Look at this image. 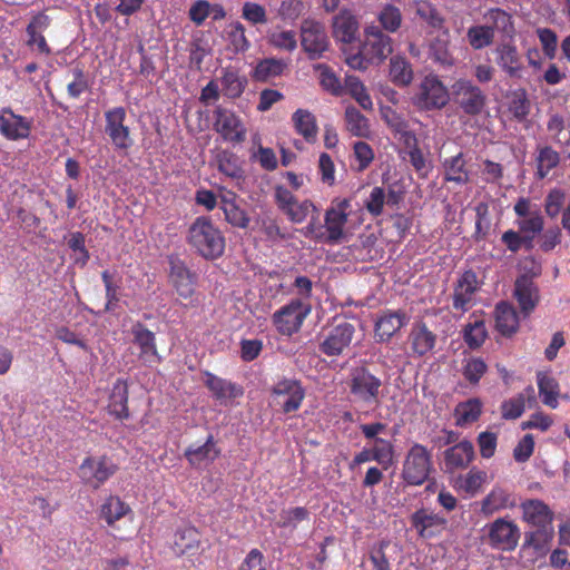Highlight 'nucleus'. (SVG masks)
I'll use <instances>...</instances> for the list:
<instances>
[{
  "instance_id": "53",
  "label": "nucleus",
  "mask_w": 570,
  "mask_h": 570,
  "mask_svg": "<svg viewBox=\"0 0 570 570\" xmlns=\"http://www.w3.org/2000/svg\"><path fill=\"white\" fill-rule=\"evenodd\" d=\"M218 170L233 179H239L243 177V169L239 166L238 157L230 151L223 150L217 156Z\"/></svg>"
},
{
  "instance_id": "18",
  "label": "nucleus",
  "mask_w": 570,
  "mask_h": 570,
  "mask_svg": "<svg viewBox=\"0 0 570 570\" xmlns=\"http://www.w3.org/2000/svg\"><path fill=\"white\" fill-rule=\"evenodd\" d=\"M32 120L16 114L10 107L0 110V135L8 140L17 141L30 136Z\"/></svg>"
},
{
  "instance_id": "41",
  "label": "nucleus",
  "mask_w": 570,
  "mask_h": 570,
  "mask_svg": "<svg viewBox=\"0 0 570 570\" xmlns=\"http://www.w3.org/2000/svg\"><path fill=\"white\" fill-rule=\"evenodd\" d=\"M553 537V525H548L544 528H534V530L527 531L524 533L523 546L532 548L539 554H543L549 550Z\"/></svg>"
},
{
  "instance_id": "45",
  "label": "nucleus",
  "mask_w": 570,
  "mask_h": 570,
  "mask_svg": "<svg viewBox=\"0 0 570 570\" xmlns=\"http://www.w3.org/2000/svg\"><path fill=\"white\" fill-rule=\"evenodd\" d=\"M482 413V402L474 397L465 402H461L454 410L455 424L464 426L479 420Z\"/></svg>"
},
{
  "instance_id": "33",
  "label": "nucleus",
  "mask_w": 570,
  "mask_h": 570,
  "mask_svg": "<svg viewBox=\"0 0 570 570\" xmlns=\"http://www.w3.org/2000/svg\"><path fill=\"white\" fill-rule=\"evenodd\" d=\"M443 179L456 185H465L470 181V171L466 167V160L462 153L455 156L444 158L442 161Z\"/></svg>"
},
{
  "instance_id": "63",
  "label": "nucleus",
  "mask_w": 570,
  "mask_h": 570,
  "mask_svg": "<svg viewBox=\"0 0 570 570\" xmlns=\"http://www.w3.org/2000/svg\"><path fill=\"white\" fill-rule=\"evenodd\" d=\"M566 203V193L560 188L551 189L544 198V212L550 218H556Z\"/></svg>"
},
{
  "instance_id": "15",
  "label": "nucleus",
  "mask_w": 570,
  "mask_h": 570,
  "mask_svg": "<svg viewBox=\"0 0 570 570\" xmlns=\"http://www.w3.org/2000/svg\"><path fill=\"white\" fill-rule=\"evenodd\" d=\"M274 197L278 208L291 222L296 224L304 222L308 214L315 209L311 200L305 199L299 202L292 191L284 186H276Z\"/></svg>"
},
{
  "instance_id": "13",
  "label": "nucleus",
  "mask_w": 570,
  "mask_h": 570,
  "mask_svg": "<svg viewBox=\"0 0 570 570\" xmlns=\"http://www.w3.org/2000/svg\"><path fill=\"white\" fill-rule=\"evenodd\" d=\"M301 45L311 60L321 58L330 47L324 24L311 19L304 20L301 26Z\"/></svg>"
},
{
  "instance_id": "42",
  "label": "nucleus",
  "mask_w": 570,
  "mask_h": 570,
  "mask_svg": "<svg viewBox=\"0 0 570 570\" xmlns=\"http://www.w3.org/2000/svg\"><path fill=\"white\" fill-rule=\"evenodd\" d=\"M413 68L411 62L400 56H393L390 60V78L391 81L399 87H406L413 80Z\"/></svg>"
},
{
  "instance_id": "57",
  "label": "nucleus",
  "mask_w": 570,
  "mask_h": 570,
  "mask_svg": "<svg viewBox=\"0 0 570 570\" xmlns=\"http://www.w3.org/2000/svg\"><path fill=\"white\" fill-rule=\"evenodd\" d=\"M501 242L507 246L511 253H518L522 247L531 250L534 245L531 244V238L522 235L519 230L508 229L501 236Z\"/></svg>"
},
{
  "instance_id": "36",
  "label": "nucleus",
  "mask_w": 570,
  "mask_h": 570,
  "mask_svg": "<svg viewBox=\"0 0 570 570\" xmlns=\"http://www.w3.org/2000/svg\"><path fill=\"white\" fill-rule=\"evenodd\" d=\"M287 63L283 59L264 58L257 61L250 76L257 82H267L283 75Z\"/></svg>"
},
{
  "instance_id": "10",
  "label": "nucleus",
  "mask_w": 570,
  "mask_h": 570,
  "mask_svg": "<svg viewBox=\"0 0 570 570\" xmlns=\"http://www.w3.org/2000/svg\"><path fill=\"white\" fill-rule=\"evenodd\" d=\"M214 130L230 144H240L246 139V127L232 109L217 105L213 111Z\"/></svg>"
},
{
  "instance_id": "49",
  "label": "nucleus",
  "mask_w": 570,
  "mask_h": 570,
  "mask_svg": "<svg viewBox=\"0 0 570 570\" xmlns=\"http://www.w3.org/2000/svg\"><path fill=\"white\" fill-rule=\"evenodd\" d=\"M376 17L380 22L379 27L384 32L394 33L402 26L403 16L401 13V10L394 4L386 3L382 6Z\"/></svg>"
},
{
  "instance_id": "1",
  "label": "nucleus",
  "mask_w": 570,
  "mask_h": 570,
  "mask_svg": "<svg viewBox=\"0 0 570 570\" xmlns=\"http://www.w3.org/2000/svg\"><path fill=\"white\" fill-rule=\"evenodd\" d=\"M393 51L392 38L379 26L364 29V39L355 53L346 56L347 66L355 70H366L370 65H381Z\"/></svg>"
},
{
  "instance_id": "14",
  "label": "nucleus",
  "mask_w": 570,
  "mask_h": 570,
  "mask_svg": "<svg viewBox=\"0 0 570 570\" xmlns=\"http://www.w3.org/2000/svg\"><path fill=\"white\" fill-rule=\"evenodd\" d=\"M352 212L351 199L335 198L326 209L324 216L325 228L327 232V242L337 243L344 235V226L347 223L348 215Z\"/></svg>"
},
{
  "instance_id": "51",
  "label": "nucleus",
  "mask_w": 570,
  "mask_h": 570,
  "mask_svg": "<svg viewBox=\"0 0 570 570\" xmlns=\"http://www.w3.org/2000/svg\"><path fill=\"white\" fill-rule=\"evenodd\" d=\"M371 450L374 461L382 465L384 470L389 469L393 463L394 445L392 441L386 439L375 440L371 442Z\"/></svg>"
},
{
  "instance_id": "62",
  "label": "nucleus",
  "mask_w": 570,
  "mask_h": 570,
  "mask_svg": "<svg viewBox=\"0 0 570 570\" xmlns=\"http://www.w3.org/2000/svg\"><path fill=\"white\" fill-rule=\"evenodd\" d=\"M309 512L304 507H296L287 510H282L279 513L278 527L295 529L298 522L307 520Z\"/></svg>"
},
{
  "instance_id": "47",
  "label": "nucleus",
  "mask_w": 570,
  "mask_h": 570,
  "mask_svg": "<svg viewBox=\"0 0 570 570\" xmlns=\"http://www.w3.org/2000/svg\"><path fill=\"white\" fill-rule=\"evenodd\" d=\"M537 384L542 403L551 409L558 406L559 385L557 381L544 373H538Z\"/></svg>"
},
{
  "instance_id": "59",
  "label": "nucleus",
  "mask_w": 570,
  "mask_h": 570,
  "mask_svg": "<svg viewBox=\"0 0 570 570\" xmlns=\"http://www.w3.org/2000/svg\"><path fill=\"white\" fill-rule=\"evenodd\" d=\"M487 370L488 365L482 358L471 357L465 361L462 374L470 384L475 385L480 382Z\"/></svg>"
},
{
  "instance_id": "5",
  "label": "nucleus",
  "mask_w": 570,
  "mask_h": 570,
  "mask_svg": "<svg viewBox=\"0 0 570 570\" xmlns=\"http://www.w3.org/2000/svg\"><path fill=\"white\" fill-rule=\"evenodd\" d=\"M450 100V92L441 79L434 75H426L417 85L412 97L413 105L425 111L439 110Z\"/></svg>"
},
{
  "instance_id": "32",
  "label": "nucleus",
  "mask_w": 570,
  "mask_h": 570,
  "mask_svg": "<svg viewBox=\"0 0 570 570\" xmlns=\"http://www.w3.org/2000/svg\"><path fill=\"white\" fill-rule=\"evenodd\" d=\"M128 394L126 381L118 379L112 385L108 402V413L117 420H127L130 416Z\"/></svg>"
},
{
  "instance_id": "21",
  "label": "nucleus",
  "mask_w": 570,
  "mask_h": 570,
  "mask_svg": "<svg viewBox=\"0 0 570 570\" xmlns=\"http://www.w3.org/2000/svg\"><path fill=\"white\" fill-rule=\"evenodd\" d=\"M410 322L409 315L401 309H386L375 322V337L379 343L389 342L402 327Z\"/></svg>"
},
{
  "instance_id": "54",
  "label": "nucleus",
  "mask_w": 570,
  "mask_h": 570,
  "mask_svg": "<svg viewBox=\"0 0 570 570\" xmlns=\"http://www.w3.org/2000/svg\"><path fill=\"white\" fill-rule=\"evenodd\" d=\"M466 37L470 46L475 50L490 46L494 39L492 30L485 23L470 27Z\"/></svg>"
},
{
  "instance_id": "37",
  "label": "nucleus",
  "mask_w": 570,
  "mask_h": 570,
  "mask_svg": "<svg viewBox=\"0 0 570 570\" xmlns=\"http://www.w3.org/2000/svg\"><path fill=\"white\" fill-rule=\"evenodd\" d=\"M293 126L298 135L307 142H314L317 139L318 127L315 116L307 109H297L292 115Z\"/></svg>"
},
{
  "instance_id": "11",
  "label": "nucleus",
  "mask_w": 570,
  "mask_h": 570,
  "mask_svg": "<svg viewBox=\"0 0 570 570\" xmlns=\"http://www.w3.org/2000/svg\"><path fill=\"white\" fill-rule=\"evenodd\" d=\"M513 210L520 218L515 222L519 232L531 238V244L534 245V239L544 229V219L537 205H533L527 197H520Z\"/></svg>"
},
{
  "instance_id": "23",
  "label": "nucleus",
  "mask_w": 570,
  "mask_h": 570,
  "mask_svg": "<svg viewBox=\"0 0 570 570\" xmlns=\"http://www.w3.org/2000/svg\"><path fill=\"white\" fill-rule=\"evenodd\" d=\"M412 527L416 530L419 537L432 539L441 533L446 524V519L426 509H419L411 515Z\"/></svg>"
},
{
  "instance_id": "40",
  "label": "nucleus",
  "mask_w": 570,
  "mask_h": 570,
  "mask_svg": "<svg viewBox=\"0 0 570 570\" xmlns=\"http://www.w3.org/2000/svg\"><path fill=\"white\" fill-rule=\"evenodd\" d=\"M560 160V154L551 146H538L535 155V176L539 179L546 178L552 169L559 166Z\"/></svg>"
},
{
  "instance_id": "12",
  "label": "nucleus",
  "mask_w": 570,
  "mask_h": 570,
  "mask_svg": "<svg viewBox=\"0 0 570 570\" xmlns=\"http://www.w3.org/2000/svg\"><path fill=\"white\" fill-rule=\"evenodd\" d=\"M487 541L493 549L512 551L517 548L520 539L518 525L508 519L499 518L485 525Z\"/></svg>"
},
{
  "instance_id": "19",
  "label": "nucleus",
  "mask_w": 570,
  "mask_h": 570,
  "mask_svg": "<svg viewBox=\"0 0 570 570\" xmlns=\"http://www.w3.org/2000/svg\"><path fill=\"white\" fill-rule=\"evenodd\" d=\"M480 284L476 273L468 269L456 281L453 288V307L462 313L469 311L473 305V297L479 291Z\"/></svg>"
},
{
  "instance_id": "8",
  "label": "nucleus",
  "mask_w": 570,
  "mask_h": 570,
  "mask_svg": "<svg viewBox=\"0 0 570 570\" xmlns=\"http://www.w3.org/2000/svg\"><path fill=\"white\" fill-rule=\"evenodd\" d=\"M309 313L311 306L295 298L275 311L272 322L281 335L292 336L301 330Z\"/></svg>"
},
{
  "instance_id": "64",
  "label": "nucleus",
  "mask_w": 570,
  "mask_h": 570,
  "mask_svg": "<svg viewBox=\"0 0 570 570\" xmlns=\"http://www.w3.org/2000/svg\"><path fill=\"white\" fill-rule=\"evenodd\" d=\"M353 154L356 161L355 170L364 171L374 159L372 147L365 141H356L353 146Z\"/></svg>"
},
{
  "instance_id": "29",
  "label": "nucleus",
  "mask_w": 570,
  "mask_h": 570,
  "mask_svg": "<svg viewBox=\"0 0 570 570\" xmlns=\"http://www.w3.org/2000/svg\"><path fill=\"white\" fill-rule=\"evenodd\" d=\"M495 61L510 78H521L523 63L518 49L512 43H501L495 48Z\"/></svg>"
},
{
  "instance_id": "39",
  "label": "nucleus",
  "mask_w": 570,
  "mask_h": 570,
  "mask_svg": "<svg viewBox=\"0 0 570 570\" xmlns=\"http://www.w3.org/2000/svg\"><path fill=\"white\" fill-rule=\"evenodd\" d=\"M485 24L490 27L492 33L501 32L507 37H511L514 32L512 17L501 8H491L484 14Z\"/></svg>"
},
{
  "instance_id": "30",
  "label": "nucleus",
  "mask_w": 570,
  "mask_h": 570,
  "mask_svg": "<svg viewBox=\"0 0 570 570\" xmlns=\"http://www.w3.org/2000/svg\"><path fill=\"white\" fill-rule=\"evenodd\" d=\"M223 95L228 99H237L245 91L248 79L234 66L222 68L219 77Z\"/></svg>"
},
{
  "instance_id": "16",
  "label": "nucleus",
  "mask_w": 570,
  "mask_h": 570,
  "mask_svg": "<svg viewBox=\"0 0 570 570\" xmlns=\"http://www.w3.org/2000/svg\"><path fill=\"white\" fill-rule=\"evenodd\" d=\"M116 470L117 466L106 456L86 458L79 468L82 481L94 489L102 485Z\"/></svg>"
},
{
  "instance_id": "34",
  "label": "nucleus",
  "mask_w": 570,
  "mask_h": 570,
  "mask_svg": "<svg viewBox=\"0 0 570 570\" xmlns=\"http://www.w3.org/2000/svg\"><path fill=\"white\" fill-rule=\"evenodd\" d=\"M411 348L417 356H424L431 352L436 343V336L423 322L415 323L409 336Z\"/></svg>"
},
{
  "instance_id": "43",
  "label": "nucleus",
  "mask_w": 570,
  "mask_h": 570,
  "mask_svg": "<svg viewBox=\"0 0 570 570\" xmlns=\"http://www.w3.org/2000/svg\"><path fill=\"white\" fill-rule=\"evenodd\" d=\"M495 326L503 335H511L518 328V316L513 307L505 303L500 302L494 309Z\"/></svg>"
},
{
  "instance_id": "2",
  "label": "nucleus",
  "mask_w": 570,
  "mask_h": 570,
  "mask_svg": "<svg viewBox=\"0 0 570 570\" xmlns=\"http://www.w3.org/2000/svg\"><path fill=\"white\" fill-rule=\"evenodd\" d=\"M187 243L197 255L215 261L225 252V237L220 229L207 216H198L190 224Z\"/></svg>"
},
{
  "instance_id": "38",
  "label": "nucleus",
  "mask_w": 570,
  "mask_h": 570,
  "mask_svg": "<svg viewBox=\"0 0 570 570\" xmlns=\"http://www.w3.org/2000/svg\"><path fill=\"white\" fill-rule=\"evenodd\" d=\"M200 542V534L195 527L178 528L174 534V551L176 554L194 552Z\"/></svg>"
},
{
  "instance_id": "52",
  "label": "nucleus",
  "mask_w": 570,
  "mask_h": 570,
  "mask_svg": "<svg viewBox=\"0 0 570 570\" xmlns=\"http://www.w3.org/2000/svg\"><path fill=\"white\" fill-rule=\"evenodd\" d=\"M116 274L106 269L101 273V279L106 289L105 312H111L119 303L120 279H115Z\"/></svg>"
},
{
  "instance_id": "25",
  "label": "nucleus",
  "mask_w": 570,
  "mask_h": 570,
  "mask_svg": "<svg viewBox=\"0 0 570 570\" xmlns=\"http://www.w3.org/2000/svg\"><path fill=\"white\" fill-rule=\"evenodd\" d=\"M205 385L213 397L224 406H227L234 399L242 396L244 393L242 386L210 372L205 373Z\"/></svg>"
},
{
  "instance_id": "35",
  "label": "nucleus",
  "mask_w": 570,
  "mask_h": 570,
  "mask_svg": "<svg viewBox=\"0 0 570 570\" xmlns=\"http://www.w3.org/2000/svg\"><path fill=\"white\" fill-rule=\"evenodd\" d=\"M225 40L234 55H240L247 52L252 43L246 36L245 26L240 21H232L225 27Z\"/></svg>"
},
{
  "instance_id": "46",
  "label": "nucleus",
  "mask_w": 570,
  "mask_h": 570,
  "mask_svg": "<svg viewBox=\"0 0 570 570\" xmlns=\"http://www.w3.org/2000/svg\"><path fill=\"white\" fill-rule=\"evenodd\" d=\"M428 57L440 67L448 68L453 66L454 58L450 53L448 38H434L429 45Z\"/></svg>"
},
{
  "instance_id": "17",
  "label": "nucleus",
  "mask_w": 570,
  "mask_h": 570,
  "mask_svg": "<svg viewBox=\"0 0 570 570\" xmlns=\"http://www.w3.org/2000/svg\"><path fill=\"white\" fill-rule=\"evenodd\" d=\"M355 327L348 322L336 324L320 344V351L326 356H340L351 345Z\"/></svg>"
},
{
  "instance_id": "4",
  "label": "nucleus",
  "mask_w": 570,
  "mask_h": 570,
  "mask_svg": "<svg viewBox=\"0 0 570 570\" xmlns=\"http://www.w3.org/2000/svg\"><path fill=\"white\" fill-rule=\"evenodd\" d=\"M348 389L353 397L366 405L379 404L382 380L366 366H356L350 371Z\"/></svg>"
},
{
  "instance_id": "50",
  "label": "nucleus",
  "mask_w": 570,
  "mask_h": 570,
  "mask_svg": "<svg viewBox=\"0 0 570 570\" xmlns=\"http://www.w3.org/2000/svg\"><path fill=\"white\" fill-rule=\"evenodd\" d=\"M345 90L357 101V104L363 109L371 110L373 108L372 99L366 92L364 85L357 77L351 75L345 77L344 91Z\"/></svg>"
},
{
  "instance_id": "3",
  "label": "nucleus",
  "mask_w": 570,
  "mask_h": 570,
  "mask_svg": "<svg viewBox=\"0 0 570 570\" xmlns=\"http://www.w3.org/2000/svg\"><path fill=\"white\" fill-rule=\"evenodd\" d=\"M432 471V453L423 444L414 443L405 455L402 480L407 485L419 487L429 480Z\"/></svg>"
},
{
  "instance_id": "61",
  "label": "nucleus",
  "mask_w": 570,
  "mask_h": 570,
  "mask_svg": "<svg viewBox=\"0 0 570 570\" xmlns=\"http://www.w3.org/2000/svg\"><path fill=\"white\" fill-rule=\"evenodd\" d=\"M485 478L487 473L484 471L471 469L464 476L458 480V484L466 493L474 494L481 489Z\"/></svg>"
},
{
  "instance_id": "9",
  "label": "nucleus",
  "mask_w": 570,
  "mask_h": 570,
  "mask_svg": "<svg viewBox=\"0 0 570 570\" xmlns=\"http://www.w3.org/2000/svg\"><path fill=\"white\" fill-rule=\"evenodd\" d=\"M126 118V109L121 106L110 108L105 112V132L115 150L118 151H127L135 145L130 128L125 125Z\"/></svg>"
},
{
  "instance_id": "55",
  "label": "nucleus",
  "mask_w": 570,
  "mask_h": 570,
  "mask_svg": "<svg viewBox=\"0 0 570 570\" xmlns=\"http://www.w3.org/2000/svg\"><path fill=\"white\" fill-rule=\"evenodd\" d=\"M347 129L353 136L362 137L368 132V121L358 109L350 106L345 109Z\"/></svg>"
},
{
  "instance_id": "6",
  "label": "nucleus",
  "mask_w": 570,
  "mask_h": 570,
  "mask_svg": "<svg viewBox=\"0 0 570 570\" xmlns=\"http://www.w3.org/2000/svg\"><path fill=\"white\" fill-rule=\"evenodd\" d=\"M458 108L469 117L480 116L487 106V95L472 80L460 78L451 87Z\"/></svg>"
},
{
  "instance_id": "58",
  "label": "nucleus",
  "mask_w": 570,
  "mask_h": 570,
  "mask_svg": "<svg viewBox=\"0 0 570 570\" xmlns=\"http://www.w3.org/2000/svg\"><path fill=\"white\" fill-rule=\"evenodd\" d=\"M487 337V331L482 321H475L465 325L463 338L470 348L481 346Z\"/></svg>"
},
{
  "instance_id": "60",
  "label": "nucleus",
  "mask_w": 570,
  "mask_h": 570,
  "mask_svg": "<svg viewBox=\"0 0 570 570\" xmlns=\"http://www.w3.org/2000/svg\"><path fill=\"white\" fill-rule=\"evenodd\" d=\"M242 18L253 26L268 22L266 9L256 2L247 1L242 7Z\"/></svg>"
},
{
  "instance_id": "26",
  "label": "nucleus",
  "mask_w": 570,
  "mask_h": 570,
  "mask_svg": "<svg viewBox=\"0 0 570 570\" xmlns=\"http://www.w3.org/2000/svg\"><path fill=\"white\" fill-rule=\"evenodd\" d=\"M220 454L214 436L209 434L202 445H189L185 450V458L188 463L194 468H203L212 464Z\"/></svg>"
},
{
  "instance_id": "31",
  "label": "nucleus",
  "mask_w": 570,
  "mask_h": 570,
  "mask_svg": "<svg viewBox=\"0 0 570 570\" xmlns=\"http://www.w3.org/2000/svg\"><path fill=\"white\" fill-rule=\"evenodd\" d=\"M514 297L523 314H530L539 302V291L533 279L528 275H521L514 283Z\"/></svg>"
},
{
  "instance_id": "20",
  "label": "nucleus",
  "mask_w": 570,
  "mask_h": 570,
  "mask_svg": "<svg viewBox=\"0 0 570 570\" xmlns=\"http://www.w3.org/2000/svg\"><path fill=\"white\" fill-rule=\"evenodd\" d=\"M169 281L181 298H190L195 292V275L178 256H169Z\"/></svg>"
},
{
  "instance_id": "28",
  "label": "nucleus",
  "mask_w": 570,
  "mask_h": 570,
  "mask_svg": "<svg viewBox=\"0 0 570 570\" xmlns=\"http://www.w3.org/2000/svg\"><path fill=\"white\" fill-rule=\"evenodd\" d=\"M360 23L350 10H341L333 17V36L336 41L352 43L357 39Z\"/></svg>"
},
{
  "instance_id": "27",
  "label": "nucleus",
  "mask_w": 570,
  "mask_h": 570,
  "mask_svg": "<svg viewBox=\"0 0 570 570\" xmlns=\"http://www.w3.org/2000/svg\"><path fill=\"white\" fill-rule=\"evenodd\" d=\"M130 333L134 344L140 350L141 358L145 361H160L154 332L148 330L141 322H136L131 325Z\"/></svg>"
},
{
  "instance_id": "24",
  "label": "nucleus",
  "mask_w": 570,
  "mask_h": 570,
  "mask_svg": "<svg viewBox=\"0 0 570 570\" xmlns=\"http://www.w3.org/2000/svg\"><path fill=\"white\" fill-rule=\"evenodd\" d=\"M522 520L532 528L552 525L553 511L540 499H527L520 504Z\"/></svg>"
},
{
  "instance_id": "7",
  "label": "nucleus",
  "mask_w": 570,
  "mask_h": 570,
  "mask_svg": "<svg viewBox=\"0 0 570 570\" xmlns=\"http://www.w3.org/2000/svg\"><path fill=\"white\" fill-rule=\"evenodd\" d=\"M305 397L302 382L293 377H279L271 387V399L285 414L296 412Z\"/></svg>"
},
{
  "instance_id": "22",
  "label": "nucleus",
  "mask_w": 570,
  "mask_h": 570,
  "mask_svg": "<svg viewBox=\"0 0 570 570\" xmlns=\"http://www.w3.org/2000/svg\"><path fill=\"white\" fill-rule=\"evenodd\" d=\"M474 459V446L471 441L463 440L448 448L443 453L444 471L454 473L466 469Z\"/></svg>"
},
{
  "instance_id": "44",
  "label": "nucleus",
  "mask_w": 570,
  "mask_h": 570,
  "mask_svg": "<svg viewBox=\"0 0 570 570\" xmlns=\"http://www.w3.org/2000/svg\"><path fill=\"white\" fill-rule=\"evenodd\" d=\"M515 500L511 493L501 488H494L482 501V512L492 514L507 508H513Z\"/></svg>"
},
{
  "instance_id": "56",
  "label": "nucleus",
  "mask_w": 570,
  "mask_h": 570,
  "mask_svg": "<svg viewBox=\"0 0 570 570\" xmlns=\"http://www.w3.org/2000/svg\"><path fill=\"white\" fill-rule=\"evenodd\" d=\"M320 71V83L322 88L334 96H341L344 92V86L341 83L336 73L326 65L315 67Z\"/></svg>"
},
{
  "instance_id": "48",
  "label": "nucleus",
  "mask_w": 570,
  "mask_h": 570,
  "mask_svg": "<svg viewBox=\"0 0 570 570\" xmlns=\"http://www.w3.org/2000/svg\"><path fill=\"white\" fill-rule=\"evenodd\" d=\"M130 512V508L119 497L110 495L106 499L100 509L101 518L109 524H114L120 520L127 513Z\"/></svg>"
}]
</instances>
